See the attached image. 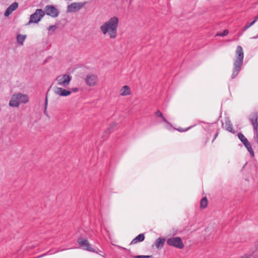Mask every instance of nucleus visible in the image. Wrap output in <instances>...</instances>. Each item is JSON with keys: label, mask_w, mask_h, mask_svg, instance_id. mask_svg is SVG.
<instances>
[{"label": "nucleus", "mask_w": 258, "mask_h": 258, "mask_svg": "<svg viewBox=\"0 0 258 258\" xmlns=\"http://www.w3.org/2000/svg\"><path fill=\"white\" fill-rule=\"evenodd\" d=\"M72 76L67 75L63 74L57 76L54 80V84L55 86L53 87V92L55 94V89L56 88H66L70 84L72 80Z\"/></svg>", "instance_id": "20e7f679"}, {"label": "nucleus", "mask_w": 258, "mask_h": 258, "mask_svg": "<svg viewBox=\"0 0 258 258\" xmlns=\"http://www.w3.org/2000/svg\"><path fill=\"white\" fill-rule=\"evenodd\" d=\"M237 136L239 139L243 144H244V143H245L248 141L247 139L244 137V136L241 133H238Z\"/></svg>", "instance_id": "412c9836"}, {"label": "nucleus", "mask_w": 258, "mask_h": 258, "mask_svg": "<svg viewBox=\"0 0 258 258\" xmlns=\"http://www.w3.org/2000/svg\"><path fill=\"white\" fill-rule=\"evenodd\" d=\"M135 258H153L152 255H137Z\"/></svg>", "instance_id": "a878e982"}, {"label": "nucleus", "mask_w": 258, "mask_h": 258, "mask_svg": "<svg viewBox=\"0 0 258 258\" xmlns=\"http://www.w3.org/2000/svg\"><path fill=\"white\" fill-rule=\"evenodd\" d=\"M257 20H258V15L255 17V19L253 21H254V23H255Z\"/></svg>", "instance_id": "f704fd0d"}, {"label": "nucleus", "mask_w": 258, "mask_h": 258, "mask_svg": "<svg viewBox=\"0 0 258 258\" xmlns=\"http://www.w3.org/2000/svg\"><path fill=\"white\" fill-rule=\"evenodd\" d=\"M250 121L252 124L254 128V135L257 137L258 136V122L257 119V116H254L253 117L250 118Z\"/></svg>", "instance_id": "4468645a"}, {"label": "nucleus", "mask_w": 258, "mask_h": 258, "mask_svg": "<svg viewBox=\"0 0 258 258\" xmlns=\"http://www.w3.org/2000/svg\"><path fill=\"white\" fill-rule=\"evenodd\" d=\"M44 12L42 9H37L34 13L30 15V20L27 25L32 23H38L44 17Z\"/></svg>", "instance_id": "423d86ee"}, {"label": "nucleus", "mask_w": 258, "mask_h": 258, "mask_svg": "<svg viewBox=\"0 0 258 258\" xmlns=\"http://www.w3.org/2000/svg\"><path fill=\"white\" fill-rule=\"evenodd\" d=\"M166 241L168 245L173 246L178 249H182L184 246L181 238L179 237L169 238L167 239Z\"/></svg>", "instance_id": "0eeeda50"}, {"label": "nucleus", "mask_w": 258, "mask_h": 258, "mask_svg": "<svg viewBox=\"0 0 258 258\" xmlns=\"http://www.w3.org/2000/svg\"><path fill=\"white\" fill-rule=\"evenodd\" d=\"M56 28V27L55 25H51L48 28V30L49 31L52 30L53 31H54Z\"/></svg>", "instance_id": "c756f323"}, {"label": "nucleus", "mask_w": 258, "mask_h": 258, "mask_svg": "<svg viewBox=\"0 0 258 258\" xmlns=\"http://www.w3.org/2000/svg\"><path fill=\"white\" fill-rule=\"evenodd\" d=\"M85 81L89 87H94L98 84V77L96 75L90 73L86 76Z\"/></svg>", "instance_id": "6e6552de"}, {"label": "nucleus", "mask_w": 258, "mask_h": 258, "mask_svg": "<svg viewBox=\"0 0 258 258\" xmlns=\"http://www.w3.org/2000/svg\"><path fill=\"white\" fill-rule=\"evenodd\" d=\"M18 7V4L16 2L13 3L6 10L5 16L8 17L10 15L12 12L17 9Z\"/></svg>", "instance_id": "f8f14e48"}, {"label": "nucleus", "mask_w": 258, "mask_h": 258, "mask_svg": "<svg viewBox=\"0 0 258 258\" xmlns=\"http://www.w3.org/2000/svg\"><path fill=\"white\" fill-rule=\"evenodd\" d=\"M26 38V35L18 34L17 36V42L21 45H23L24 42Z\"/></svg>", "instance_id": "6ab92c4d"}, {"label": "nucleus", "mask_w": 258, "mask_h": 258, "mask_svg": "<svg viewBox=\"0 0 258 258\" xmlns=\"http://www.w3.org/2000/svg\"><path fill=\"white\" fill-rule=\"evenodd\" d=\"M44 13L52 18H56L58 16L59 11L52 5H47L44 8Z\"/></svg>", "instance_id": "9d476101"}, {"label": "nucleus", "mask_w": 258, "mask_h": 258, "mask_svg": "<svg viewBox=\"0 0 258 258\" xmlns=\"http://www.w3.org/2000/svg\"><path fill=\"white\" fill-rule=\"evenodd\" d=\"M44 114L46 115L47 116H48V113H47V109H44Z\"/></svg>", "instance_id": "72a5a7b5"}, {"label": "nucleus", "mask_w": 258, "mask_h": 258, "mask_svg": "<svg viewBox=\"0 0 258 258\" xmlns=\"http://www.w3.org/2000/svg\"><path fill=\"white\" fill-rule=\"evenodd\" d=\"M165 241V239L162 237L158 238L155 241V246L157 249L162 248L163 246Z\"/></svg>", "instance_id": "2eb2a0df"}, {"label": "nucleus", "mask_w": 258, "mask_h": 258, "mask_svg": "<svg viewBox=\"0 0 258 258\" xmlns=\"http://www.w3.org/2000/svg\"><path fill=\"white\" fill-rule=\"evenodd\" d=\"M244 144V146H245L247 149H248V148H250H250H252V147H251V146L250 144L249 143L248 141H247L246 142H245V143H244V144Z\"/></svg>", "instance_id": "cd10ccee"}, {"label": "nucleus", "mask_w": 258, "mask_h": 258, "mask_svg": "<svg viewBox=\"0 0 258 258\" xmlns=\"http://www.w3.org/2000/svg\"><path fill=\"white\" fill-rule=\"evenodd\" d=\"M248 152L252 157H254V154L252 148L250 149V151Z\"/></svg>", "instance_id": "7c9ffc66"}, {"label": "nucleus", "mask_w": 258, "mask_h": 258, "mask_svg": "<svg viewBox=\"0 0 258 258\" xmlns=\"http://www.w3.org/2000/svg\"><path fill=\"white\" fill-rule=\"evenodd\" d=\"M163 121L166 123L165 127L167 129L170 130L172 128V125L170 123L165 117H163Z\"/></svg>", "instance_id": "4be33fe9"}, {"label": "nucleus", "mask_w": 258, "mask_h": 258, "mask_svg": "<svg viewBox=\"0 0 258 258\" xmlns=\"http://www.w3.org/2000/svg\"><path fill=\"white\" fill-rule=\"evenodd\" d=\"M78 243L83 249L91 252L95 251L87 240L80 238L78 239Z\"/></svg>", "instance_id": "9b49d317"}, {"label": "nucleus", "mask_w": 258, "mask_h": 258, "mask_svg": "<svg viewBox=\"0 0 258 258\" xmlns=\"http://www.w3.org/2000/svg\"><path fill=\"white\" fill-rule=\"evenodd\" d=\"M47 105H48V104H47V103H45V105H44V109H46V110L47 109Z\"/></svg>", "instance_id": "c9c22d12"}, {"label": "nucleus", "mask_w": 258, "mask_h": 258, "mask_svg": "<svg viewBox=\"0 0 258 258\" xmlns=\"http://www.w3.org/2000/svg\"><path fill=\"white\" fill-rule=\"evenodd\" d=\"M225 128L229 132L234 133V131L233 130L232 125L229 120H226L225 123L223 124Z\"/></svg>", "instance_id": "a211bd4d"}, {"label": "nucleus", "mask_w": 258, "mask_h": 258, "mask_svg": "<svg viewBox=\"0 0 258 258\" xmlns=\"http://www.w3.org/2000/svg\"><path fill=\"white\" fill-rule=\"evenodd\" d=\"M248 152L252 157H254V154L252 148L250 149V151Z\"/></svg>", "instance_id": "2f4dec72"}, {"label": "nucleus", "mask_w": 258, "mask_h": 258, "mask_svg": "<svg viewBox=\"0 0 258 258\" xmlns=\"http://www.w3.org/2000/svg\"><path fill=\"white\" fill-rule=\"evenodd\" d=\"M228 34V31L227 30H225L223 32L218 33L216 35L224 37L227 35Z\"/></svg>", "instance_id": "393cba45"}, {"label": "nucleus", "mask_w": 258, "mask_h": 258, "mask_svg": "<svg viewBox=\"0 0 258 258\" xmlns=\"http://www.w3.org/2000/svg\"><path fill=\"white\" fill-rule=\"evenodd\" d=\"M85 5V3H73L67 7V12L68 13H75L84 7Z\"/></svg>", "instance_id": "1a4fd4ad"}, {"label": "nucleus", "mask_w": 258, "mask_h": 258, "mask_svg": "<svg viewBox=\"0 0 258 258\" xmlns=\"http://www.w3.org/2000/svg\"><path fill=\"white\" fill-rule=\"evenodd\" d=\"M47 103V104H48V98H47V97H46L45 101V103Z\"/></svg>", "instance_id": "e433bc0d"}, {"label": "nucleus", "mask_w": 258, "mask_h": 258, "mask_svg": "<svg viewBox=\"0 0 258 258\" xmlns=\"http://www.w3.org/2000/svg\"><path fill=\"white\" fill-rule=\"evenodd\" d=\"M247 149L248 151H250V148H248Z\"/></svg>", "instance_id": "ea45409f"}, {"label": "nucleus", "mask_w": 258, "mask_h": 258, "mask_svg": "<svg viewBox=\"0 0 258 258\" xmlns=\"http://www.w3.org/2000/svg\"><path fill=\"white\" fill-rule=\"evenodd\" d=\"M118 24L119 19L116 16H113L104 22L100 26V29L103 35H107L110 38L114 39L117 36Z\"/></svg>", "instance_id": "f257e3e1"}, {"label": "nucleus", "mask_w": 258, "mask_h": 258, "mask_svg": "<svg viewBox=\"0 0 258 258\" xmlns=\"http://www.w3.org/2000/svg\"><path fill=\"white\" fill-rule=\"evenodd\" d=\"M208 204V201L206 198H203L200 202V206L201 208H205Z\"/></svg>", "instance_id": "aec40b11"}, {"label": "nucleus", "mask_w": 258, "mask_h": 258, "mask_svg": "<svg viewBox=\"0 0 258 258\" xmlns=\"http://www.w3.org/2000/svg\"><path fill=\"white\" fill-rule=\"evenodd\" d=\"M131 91L129 86H123L119 91V95L121 96H126L131 94Z\"/></svg>", "instance_id": "ddd939ff"}, {"label": "nucleus", "mask_w": 258, "mask_h": 258, "mask_svg": "<svg viewBox=\"0 0 258 258\" xmlns=\"http://www.w3.org/2000/svg\"><path fill=\"white\" fill-rule=\"evenodd\" d=\"M29 101V98L26 94L18 93L12 95L9 105L12 107H18L20 104H26Z\"/></svg>", "instance_id": "7ed1b4c3"}, {"label": "nucleus", "mask_w": 258, "mask_h": 258, "mask_svg": "<svg viewBox=\"0 0 258 258\" xmlns=\"http://www.w3.org/2000/svg\"><path fill=\"white\" fill-rule=\"evenodd\" d=\"M116 125H117V124L115 122H112V123H110L107 131L109 133L111 131V130H112L113 128H114L116 126Z\"/></svg>", "instance_id": "b1692460"}, {"label": "nucleus", "mask_w": 258, "mask_h": 258, "mask_svg": "<svg viewBox=\"0 0 258 258\" xmlns=\"http://www.w3.org/2000/svg\"><path fill=\"white\" fill-rule=\"evenodd\" d=\"M79 91L78 88H56L55 89V94L61 96L67 97L70 96L72 92L76 93Z\"/></svg>", "instance_id": "39448f33"}, {"label": "nucleus", "mask_w": 258, "mask_h": 258, "mask_svg": "<svg viewBox=\"0 0 258 258\" xmlns=\"http://www.w3.org/2000/svg\"><path fill=\"white\" fill-rule=\"evenodd\" d=\"M258 38V35L256 36H255L254 37H252V39H256Z\"/></svg>", "instance_id": "4c0bfd02"}, {"label": "nucleus", "mask_w": 258, "mask_h": 258, "mask_svg": "<svg viewBox=\"0 0 258 258\" xmlns=\"http://www.w3.org/2000/svg\"><path fill=\"white\" fill-rule=\"evenodd\" d=\"M244 144V146H245L247 149H248V148H250H250H252V147H251V146L250 144L249 143L248 141H247L246 142H245V143H244V144Z\"/></svg>", "instance_id": "bb28decb"}, {"label": "nucleus", "mask_w": 258, "mask_h": 258, "mask_svg": "<svg viewBox=\"0 0 258 258\" xmlns=\"http://www.w3.org/2000/svg\"><path fill=\"white\" fill-rule=\"evenodd\" d=\"M191 127H189L188 128H185V129H182V128H178L177 130L179 132H185L187 131L188 129H189Z\"/></svg>", "instance_id": "473e14b6"}, {"label": "nucleus", "mask_w": 258, "mask_h": 258, "mask_svg": "<svg viewBox=\"0 0 258 258\" xmlns=\"http://www.w3.org/2000/svg\"><path fill=\"white\" fill-rule=\"evenodd\" d=\"M257 254L256 251H249V252L244 254L240 256L239 258H257Z\"/></svg>", "instance_id": "dca6fc26"}, {"label": "nucleus", "mask_w": 258, "mask_h": 258, "mask_svg": "<svg viewBox=\"0 0 258 258\" xmlns=\"http://www.w3.org/2000/svg\"><path fill=\"white\" fill-rule=\"evenodd\" d=\"M145 239L144 234L142 233L136 237L131 242V244H136L143 241Z\"/></svg>", "instance_id": "f3484780"}, {"label": "nucleus", "mask_w": 258, "mask_h": 258, "mask_svg": "<svg viewBox=\"0 0 258 258\" xmlns=\"http://www.w3.org/2000/svg\"><path fill=\"white\" fill-rule=\"evenodd\" d=\"M155 114L156 116H159V117H161L162 119H163V117H164V116H163V114L160 111H157L156 113H155Z\"/></svg>", "instance_id": "c85d7f7f"}, {"label": "nucleus", "mask_w": 258, "mask_h": 258, "mask_svg": "<svg viewBox=\"0 0 258 258\" xmlns=\"http://www.w3.org/2000/svg\"><path fill=\"white\" fill-rule=\"evenodd\" d=\"M217 135H217V134H216L215 135V137L214 139L217 137Z\"/></svg>", "instance_id": "58836bf2"}, {"label": "nucleus", "mask_w": 258, "mask_h": 258, "mask_svg": "<svg viewBox=\"0 0 258 258\" xmlns=\"http://www.w3.org/2000/svg\"><path fill=\"white\" fill-rule=\"evenodd\" d=\"M254 24V21L251 22L250 23L247 24L242 29V31L244 32L248 29L250 27L252 26Z\"/></svg>", "instance_id": "5701e85b"}, {"label": "nucleus", "mask_w": 258, "mask_h": 258, "mask_svg": "<svg viewBox=\"0 0 258 258\" xmlns=\"http://www.w3.org/2000/svg\"><path fill=\"white\" fill-rule=\"evenodd\" d=\"M236 57L234 59L232 72L231 78L235 79L240 72L243 65L244 53L243 49L240 46H238L236 49Z\"/></svg>", "instance_id": "f03ea898"}]
</instances>
